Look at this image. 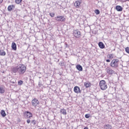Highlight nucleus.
Here are the masks:
<instances>
[{"label": "nucleus", "mask_w": 129, "mask_h": 129, "mask_svg": "<svg viewBox=\"0 0 129 129\" xmlns=\"http://www.w3.org/2000/svg\"><path fill=\"white\" fill-rule=\"evenodd\" d=\"M60 113H61V114H63V115H66L67 114V111H66V109L64 108L61 109L60 110Z\"/></svg>", "instance_id": "nucleus-14"}, {"label": "nucleus", "mask_w": 129, "mask_h": 129, "mask_svg": "<svg viewBox=\"0 0 129 129\" xmlns=\"http://www.w3.org/2000/svg\"><path fill=\"white\" fill-rule=\"evenodd\" d=\"M31 103L34 107H37L40 104V102L37 98H34L31 101Z\"/></svg>", "instance_id": "nucleus-4"}, {"label": "nucleus", "mask_w": 129, "mask_h": 129, "mask_svg": "<svg viewBox=\"0 0 129 129\" xmlns=\"http://www.w3.org/2000/svg\"><path fill=\"white\" fill-rule=\"evenodd\" d=\"M27 123H30V122H31V120H30V119H28L27 120Z\"/></svg>", "instance_id": "nucleus-30"}, {"label": "nucleus", "mask_w": 129, "mask_h": 129, "mask_svg": "<svg viewBox=\"0 0 129 129\" xmlns=\"http://www.w3.org/2000/svg\"><path fill=\"white\" fill-rule=\"evenodd\" d=\"M3 2H4V0H0V5H1V4L3 3Z\"/></svg>", "instance_id": "nucleus-32"}, {"label": "nucleus", "mask_w": 129, "mask_h": 129, "mask_svg": "<svg viewBox=\"0 0 129 129\" xmlns=\"http://www.w3.org/2000/svg\"><path fill=\"white\" fill-rule=\"evenodd\" d=\"M95 13L96 15H99V14H100V11H99L98 9H96L95 10Z\"/></svg>", "instance_id": "nucleus-24"}, {"label": "nucleus", "mask_w": 129, "mask_h": 129, "mask_svg": "<svg viewBox=\"0 0 129 129\" xmlns=\"http://www.w3.org/2000/svg\"><path fill=\"white\" fill-rule=\"evenodd\" d=\"M106 61L109 63V62H110V59H106Z\"/></svg>", "instance_id": "nucleus-31"}, {"label": "nucleus", "mask_w": 129, "mask_h": 129, "mask_svg": "<svg viewBox=\"0 0 129 129\" xmlns=\"http://www.w3.org/2000/svg\"><path fill=\"white\" fill-rule=\"evenodd\" d=\"M1 115L3 117H5L7 115V114L6 113V112L4 110H1Z\"/></svg>", "instance_id": "nucleus-22"}, {"label": "nucleus", "mask_w": 129, "mask_h": 129, "mask_svg": "<svg viewBox=\"0 0 129 129\" xmlns=\"http://www.w3.org/2000/svg\"><path fill=\"white\" fill-rule=\"evenodd\" d=\"M55 20L57 22H65L66 21V18L64 17V16H60L55 17Z\"/></svg>", "instance_id": "nucleus-5"}, {"label": "nucleus", "mask_w": 129, "mask_h": 129, "mask_svg": "<svg viewBox=\"0 0 129 129\" xmlns=\"http://www.w3.org/2000/svg\"><path fill=\"white\" fill-rule=\"evenodd\" d=\"M106 71L108 74L110 75L113 74L114 73V71L112 70L111 68L108 67L106 69Z\"/></svg>", "instance_id": "nucleus-9"}, {"label": "nucleus", "mask_w": 129, "mask_h": 129, "mask_svg": "<svg viewBox=\"0 0 129 129\" xmlns=\"http://www.w3.org/2000/svg\"><path fill=\"white\" fill-rule=\"evenodd\" d=\"M84 129H89V128H88V127H85L84 128Z\"/></svg>", "instance_id": "nucleus-33"}, {"label": "nucleus", "mask_w": 129, "mask_h": 129, "mask_svg": "<svg viewBox=\"0 0 129 129\" xmlns=\"http://www.w3.org/2000/svg\"><path fill=\"white\" fill-rule=\"evenodd\" d=\"M15 8H16V6L14 5H9L8 7V10L9 12H12V11H13Z\"/></svg>", "instance_id": "nucleus-12"}, {"label": "nucleus", "mask_w": 129, "mask_h": 129, "mask_svg": "<svg viewBox=\"0 0 129 129\" xmlns=\"http://www.w3.org/2000/svg\"><path fill=\"white\" fill-rule=\"evenodd\" d=\"M23 82L22 80L18 81V85H23Z\"/></svg>", "instance_id": "nucleus-28"}, {"label": "nucleus", "mask_w": 129, "mask_h": 129, "mask_svg": "<svg viewBox=\"0 0 129 129\" xmlns=\"http://www.w3.org/2000/svg\"><path fill=\"white\" fill-rule=\"evenodd\" d=\"M107 57L108 59L112 60V58H114V55H113V54H108L107 55Z\"/></svg>", "instance_id": "nucleus-21"}, {"label": "nucleus", "mask_w": 129, "mask_h": 129, "mask_svg": "<svg viewBox=\"0 0 129 129\" xmlns=\"http://www.w3.org/2000/svg\"><path fill=\"white\" fill-rule=\"evenodd\" d=\"M98 45H99V47H100L101 49H104L105 47V46L104 45V44H103L102 42H99Z\"/></svg>", "instance_id": "nucleus-16"}, {"label": "nucleus", "mask_w": 129, "mask_h": 129, "mask_svg": "<svg viewBox=\"0 0 129 129\" xmlns=\"http://www.w3.org/2000/svg\"><path fill=\"white\" fill-rule=\"evenodd\" d=\"M74 91L75 93L78 94V93H81V90L80 89V87L76 86L74 88Z\"/></svg>", "instance_id": "nucleus-8"}, {"label": "nucleus", "mask_w": 129, "mask_h": 129, "mask_svg": "<svg viewBox=\"0 0 129 129\" xmlns=\"http://www.w3.org/2000/svg\"><path fill=\"white\" fill-rule=\"evenodd\" d=\"M26 71H27V67L24 64H20L12 69L13 73H17L18 72L20 75L25 74Z\"/></svg>", "instance_id": "nucleus-1"}, {"label": "nucleus", "mask_w": 129, "mask_h": 129, "mask_svg": "<svg viewBox=\"0 0 129 129\" xmlns=\"http://www.w3.org/2000/svg\"><path fill=\"white\" fill-rule=\"evenodd\" d=\"M5 92V86H0V93H4Z\"/></svg>", "instance_id": "nucleus-19"}, {"label": "nucleus", "mask_w": 129, "mask_h": 129, "mask_svg": "<svg viewBox=\"0 0 129 129\" xmlns=\"http://www.w3.org/2000/svg\"><path fill=\"white\" fill-rule=\"evenodd\" d=\"M7 53L6 51L3 49H0V56H6Z\"/></svg>", "instance_id": "nucleus-17"}, {"label": "nucleus", "mask_w": 129, "mask_h": 129, "mask_svg": "<svg viewBox=\"0 0 129 129\" xmlns=\"http://www.w3.org/2000/svg\"><path fill=\"white\" fill-rule=\"evenodd\" d=\"M49 15L50 16V17L51 18H54V17H55V13H49Z\"/></svg>", "instance_id": "nucleus-25"}, {"label": "nucleus", "mask_w": 129, "mask_h": 129, "mask_svg": "<svg viewBox=\"0 0 129 129\" xmlns=\"http://www.w3.org/2000/svg\"><path fill=\"white\" fill-rule=\"evenodd\" d=\"M23 0H15V3H16L17 5H20V4L22 3Z\"/></svg>", "instance_id": "nucleus-23"}, {"label": "nucleus", "mask_w": 129, "mask_h": 129, "mask_svg": "<svg viewBox=\"0 0 129 129\" xmlns=\"http://www.w3.org/2000/svg\"><path fill=\"white\" fill-rule=\"evenodd\" d=\"M24 115L26 118H31V117H33V114L30 111H25L24 113Z\"/></svg>", "instance_id": "nucleus-7"}, {"label": "nucleus", "mask_w": 129, "mask_h": 129, "mask_svg": "<svg viewBox=\"0 0 129 129\" xmlns=\"http://www.w3.org/2000/svg\"><path fill=\"white\" fill-rule=\"evenodd\" d=\"M31 123H32V124H33V125H35V124H36V123H37V121H36V120H32L31 121Z\"/></svg>", "instance_id": "nucleus-26"}, {"label": "nucleus", "mask_w": 129, "mask_h": 129, "mask_svg": "<svg viewBox=\"0 0 129 129\" xmlns=\"http://www.w3.org/2000/svg\"><path fill=\"white\" fill-rule=\"evenodd\" d=\"M76 68L79 71H83V68L80 64H77L76 66Z\"/></svg>", "instance_id": "nucleus-15"}, {"label": "nucleus", "mask_w": 129, "mask_h": 129, "mask_svg": "<svg viewBox=\"0 0 129 129\" xmlns=\"http://www.w3.org/2000/svg\"><path fill=\"white\" fill-rule=\"evenodd\" d=\"M81 5V2L79 1H77L74 3V6L76 9H79L80 8V6Z\"/></svg>", "instance_id": "nucleus-10"}, {"label": "nucleus", "mask_w": 129, "mask_h": 129, "mask_svg": "<svg viewBox=\"0 0 129 129\" xmlns=\"http://www.w3.org/2000/svg\"><path fill=\"white\" fill-rule=\"evenodd\" d=\"M85 117H86V118H89L90 117L89 114H85Z\"/></svg>", "instance_id": "nucleus-29"}, {"label": "nucleus", "mask_w": 129, "mask_h": 129, "mask_svg": "<svg viewBox=\"0 0 129 129\" xmlns=\"http://www.w3.org/2000/svg\"><path fill=\"white\" fill-rule=\"evenodd\" d=\"M99 86L100 89L103 91H104V90L108 88L107 84H106V82H105L104 80H101L100 81Z\"/></svg>", "instance_id": "nucleus-3"}, {"label": "nucleus", "mask_w": 129, "mask_h": 129, "mask_svg": "<svg viewBox=\"0 0 129 129\" xmlns=\"http://www.w3.org/2000/svg\"><path fill=\"white\" fill-rule=\"evenodd\" d=\"M125 52H126V53L129 54V47H127L125 48Z\"/></svg>", "instance_id": "nucleus-27"}, {"label": "nucleus", "mask_w": 129, "mask_h": 129, "mask_svg": "<svg viewBox=\"0 0 129 129\" xmlns=\"http://www.w3.org/2000/svg\"><path fill=\"white\" fill-rule=\"evenodd\" d=\"M112 126L109 124H105L104 125V128L105 129H111Z\"/></svg>", "instance_id": "nucleus-20"}, {"label": "nucleus", "mask_w": 129, "mask_h": 129, "mask_svg": "<svg viewBox=\"0 0 129 129\" xmlns=\"http://www.w3.org/2000/svg\"><path fill=\"white\" fill-rule=\"evenodd\" d=\"M92 84L89 81H87L84 83V86L86 88H89V87H91Z\"/></svg>", "instance_id": "nucleus-11"}, {"label": "nucleus", "mask_w": 129, "mask_h": 129, "mask_svg": "<svg viewBox=\"0 0 129 129\" xmlns=\"http://www.w3.org/2000/svg\"><path fill=\"white\" fill-rule=\"evenodd\" d=\"M116 10L117 12H122V7L120 6H117L116 7Z\"/></svg>", "instance_id": "nucleus-18"}, {"label": "nucleus", "mask_w": 129, "mask_h": 129, "mask_svg": "<svg viewBox=\"0 0 129 129\" xmlns=\"http://www.w3.org/2000/svg\"><path fill=\"white\" fill-rule=\"evenodd\" d=\"M73 35L75 38H80L81 37V32L78 29L74 30Z\"/></svg>", "instance_id": "nucleus-6"}, {"label": "nucleus", "mask_w": 129, "mask_h": 129, "mask_svg": "<svg viewBox=\"0 0 129 129\" xmlns=\"http://www.w3.org/2000/svg\"><path fill=\"white\" fill-rule=\"evenodd\" d=\"M118 64H119V60L117 58H115L112 60L110 62V66L113 68H117Z\"/></svg>", "instance_id": "nucleus-2"}, {"label": "nucleus", "mask_w": 129, "mask_h": 129, "mask_svg": "<svg viewBox=\"0 0 129 129\" xmlns=\"http://www.w3.org/2000/svg\"><path fill=\"white\" fill-rule=\"evenodd\" d=\"M11 47H12V50H14V51H17V44H16V43L13 42L12 43Z\"/></svg>", "instance_id": "nucleus-13"}]
</instances>
